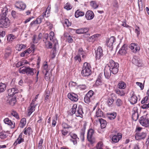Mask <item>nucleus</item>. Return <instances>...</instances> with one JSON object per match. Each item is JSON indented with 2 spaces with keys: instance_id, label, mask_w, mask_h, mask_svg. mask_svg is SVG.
Wrapping results in <instances>:
<instances>
[{
  "instance_id": "obj_1",
  "label": "nucleus",
  "mask_w": 149,
  "mask_h": 149,
  "mask_svg": "<svg viewBox=\"0 0 149 149\" xmlns=\"http://www.w3.org/2000/svg\"><path fill=\"white\" fill-rule=\"evenodd\" d=\"M7 12L6 10L4 12H3V15L0 18V27L6 28L10 25V21L8 18L6 17Z\"/></svg>"
},
{
  "instance_id": "obj_2",
  "label": "nucleus",
  "mask_w": 149,
  "mask_h": 149,
  "mask_svg": "<svg viewBox=\"0 0 149 149\" xmlns=\"http://www.w3.org/2000/svg\"><path fill=\"white\" fill-rule=\"evenodd\" d=\"M81 73L83 77H88L91 74V67L89 63L87 62L84 63Z\"/></svg>"
},
{
  "instance_id": "obj_3",
  "label": "nucleus",
  "mask_w": 149,
  "mask_h": 149,
  "mask_svg": "<svg viewBox=\"0 0 149 149\" xmlns=\"http://www.w3.org/2000/svg\"><path fill=\"white\" fill-rule=\"evenodd\" d=\"M109 69L113 74H116L118 71L119 65L113 60H110L108 64Z\"/></svg>"
},
{
  "instance_id": "obj_4",
  "label": "nucleus",
  "mask_w": 149,
  "mask_h": 149,
  "mask_svg": "<svg viewBox=\"0 0 149 149\" xmlns=\"http://www.w3.org/2000/svg\"><path fill=\"white\" fill-rule=\"evenodd\" d=\"M23 69L20 70L19 72L23 74L26 73L28 75L32 76L34 73L36 72V70L34 68H31L29 67L24 66L22 67Z\"/></svg>"
},
{
  "instance_id": "obj_5",
  "label": "nucleus",
  "mask_w": 149,
  "mask_h": 149,
  "mask_svg": "<svg viewBox=\"0 0 149 149\" xmlns=\"http://www.w3.org/2000/svg\"><path fill=\"white\" fill-rule=\"evenodd\" d=\"M54 33L53 32L51 31L49 33V38L50 40H52V42L54 43V44L53 46V49H54V52L51 56V58H54L55 57V53L56 51V48L57 46L58 45V43L57 40L54 38Z\"/></svg>"
},
{
  "instance_id": "obj_6",
  "label": "nucleus",
  "mask_w": 149,
  "mask_h": 149,
  "mask_svg": "<svg viewBox=\"0 0 149 149\" xmlns=\"http://www.w3.org/2000/svg\"><path fill=\"white\" fill-rule=\"evenodd\" d=\"M139 122L143 126L146 127H149V118L146 116H142L140 118Z\"/></svg>"
},
{
  "instance_id": "obj_7",
  "label": "nucleus",
  "mask_w": 149,
  "mask_h": 149,
  "mask_svg": "<svg viewBox=\"0 0 149 149\" xmlns=\"http://www.w3.org/2000/svg\"><path fill=\"white\" fill-rule=\"evenodd\" d=\"M68 135L71 137L70 141L72 142L74 145H77L78 142L79 141V139L77 135L75 133H72V132H69Z\"/></svg>"
},
{
  "instance_id": "obj_8",
  "label": "nucleus",
  "mask_w": 149,
  "mask_h": 149,
  "mask_svg": "<svg viewBox=\"0 0 149 149\" xmlns=\"http://www.w3.org/2000/svg\"><path fill=\"white\" fill-rule=\"evenodd\" d=\"M94 130L92 129H89L87 134V139L88 141L91 143H93L95 142V139L93 137Z\"/></svg>"
},
{
  "instance_id": "obj_9",
  "label": "nucleus",
  "mask_w": 149,
  "mask_h": 149,
  "mask_svg": "<svg viewBox=\"0 0 149 149\" xmlns=\"http://www.w3.org/2000/svg\"><path fill=\"white\" fill-rule=\"evenodd\" d=\"M44 39L45 40H43V41H45L46 47L47 48L51 49L52 48L53 46L54 45V43L52 42V39L51 40L52 43H51L48 40L49 39L48 34V33H45L44 34Z\"/></svg>"
},
{
  "instance_id": "obj_10",
  "label": "nucleus",
  "mask_w": 149,
  "mask_h": 149,
  "mask_svg": "<svg viewBox=\"0 0 149 149\" xmlns=\"http://www.w3.org/2000/svg\"><path fill=\"white\" fill-rule=\"evenodd\" d=\"M130 97L129 100L131 104H136L137 101V97L135 94L134 91H132L130 93Z\"/></svg>"
},
{
  "instance_id": "obj_11",
  "label": "nucleus",
  "mask_w": 149,
  "mask_h": 149,
  "mask_svg": "<svg viewBox=\"0 0 149 149\" xmlns=\"http://www.w3.org/2000/svg\"><path fill=\"white\" fill-rule=\"evenodd\" d=\"M148 96H146L142 99L141 102V104H143L141 107V108L143 109H146L149 108V103L147 104H146L148 103Z\"/></svg>"
},
{
  "instance_id": "obj_12",
  "label": "nucleus",
  "mask_w": 149,
  "mask_h": 149,
  "mask_svg": "<svg viewBox=\"0 0 149 149\" xmlns=\"http://www.w3.org/2000/svg\"><path fill=\"white\" fill-rule=\"evenodd\" d=\"M132 62L133 63L138 66H142L141 60L137 56H134L132 59Z\"/></svg>"
},
{
  "instance_id": "obj_13",
  "label": "nucleus",
  "mask_w": 149,
  "mask_h": 149,
  "mask_svg": "<svg viewBox=\"0 0 149 149\" xmlns=\"http://www.w3.org/2000/svg\"><path fill=\"white\" fill-rule=\"evenodd\" d=\"M103 56V50L102 47L99 46L96 53L95 58L96 60H99Z\"/></svg>"
},
{
  "instance_id": "obj_14",
  "label": "nucleus",
  "mask_w": 149,
  "mask_h": 149,
  "mask_svg": "<svg viewBox=\"0 0 149 149\" xmlns=\"http://www.w3.org/2000/svg\"><path fill=\"white\" fill-rule=\"evenodd\" d=\"M68 97L72 101L77 102L78 100V95L73 93H69L68 95Z\"/></svg>"
},
{
  "instance_id": "obj_15",
  "label": "nucleus",
  "mask_w": 149,
  "mask_h": 149,
  "mask_svg": "<svg viewBox=\"0 0 149 149\" xmlns=\"http://www.w3.org/2000/svg\"><path fill=\"white\" fill-rule=\"evenodd\" d=\"M130 47L132 50V52L134 53H136L140 49L139 46L135 43H131L130 45Z\"/></svg>"
},
{
  "instance_id": "obj_16",
  "label": "nucleus",
  "mask_w": 149,
  "mask_h": 149,
  "mask_svg": "<svg viewBox=\"0 0 149 149\" xmlns=\"http://www.w3.org/2000/svg\"><path fill=\"white\" fill-rule=\"evenodd\" d=\"M146 134L144 132H138L136 134L135 139L137 140L144 139L146 136Z\"/></svg>"
},
{
  "instance_id": "obj_17",
  "label": "nucleus",
  "mask_w": 149,
  "mask_h": 149,
  "mask_svg": "<svg viewBox=\"0 0 149 149\" xmlns=\"http://www.w3.org/2000/svg\"><path fill=\"white\" fill-rule=\"evenodd\" d=\"M4 122L6 124H7L10 126V127L13 128L15 126V123L8 118H6L3 120Z\"/></svg>"
},
{
  "instance_id": "obj_18",
  "label": "nucleus",
  "mask_w": 149,
  "mask_h": 149,
  "mask_svg": "<svg viewBox=\"0 0 149 149\" xmlns=\"http://www.w3.org/2000/svg\"><path fill=\"white\" fill-rule=\"evenodd\" d=\"M12 52V47L9 46H8L5 49L4 57L6 58H8L10 56Z\"/></svg>"
},
{
  "instance_id": "obj_19",
  "label": "nucleus",
  "mask_w": 149,
  "mask_h": 149,
  "mask_svg": "<svg viewBox=\"0 0 149 149\" xmlns=\"http://www.w3.org/2000/svg\"><path fill=\"white\" fill-rule=\"evenodd\" d=\"M86 18L88 20L92 19L94 17V14L93 12L91 10H88L87 11L85 14Z\"/></svg>"
},
{
  "instance_id": "obj_20",
  "label": "nucleus",
  "mask_w": 149,
  "mask_h": 149,
  "mask_svg": "<svg viewBox=\"0 0 149 149\" xmlns=\"http://www.w3.org/2000/svg\"><path fill=\"white\" fill-rule=\"evenodd\" d=\"M116 41V39L113 36L111 37L107 42V45L110 47L112 46L113 43Z\"/></svg>"
},
{
  "instance_id": "obj_21",
  "label": "nucleus",
  "mask_w": 149,
  "mask_h": 149,
  "mask_svg": "<svg viewBox=\"0 0 149 149\" xmlns=\"http://www.w3.org/2000/svg\"><path fill=\"white\" fill-rule=\"evenodd\" d=\"M15 6L17 8L21 10H24L26 8V5L22 2H17L15 4Z\"/></svg>"
},
{
  "instance_id": "obj_22",
  "label": "nucleus",
  "mask_w": 149,
  "mask_h": 149,
  "mask_svg": "<svg viewBox=\"0 0 149 149\" xmlns=\"http://www.w3.org/2000/svg\"><path fill=\"white\" fill-rule=\"evenodd\" d=\"M18 91V89L15 88L9 89L8 90V95L10 96H12L15 94L17 93Z\"/></svg>"
},
{
  "instance_id": "obj_23",
  "label": "nucleus",
  "mask_w": 149,
  "mask_h": 149,
  "mask_svg": "<svg viewBox=\"0 0 149 149\" xmlns=\"http://www.w3.org/2000/svg\"><path fill=\"white\" fill-rule=\"evenodd\" d=\"M89 30V29L87 28H82L76 29L75 31L77 33L80 34L88 32Z\"/></svg>"
},
{
  "instance_id": "obj_24",
  "label": "nucleus",
  "mask_w": 149,
  "mask_h": 149,
  "mask_svg": "<svg viewBox=\"0 0 149 149\" xmlns=\"http://www.w3.org/2000/svg\"><path fill=\"white\" fill-rule=\"evenodd\" d=\"M22 133H21L19 135V137L13 144L14 146H16L17 144H19L22 142L24 141V139L22 138Z\"/></svg>"
},
{
  "instance_id": "obj_25",
  "label": "nucleus",
  "mask_w": 149,
  "mask_h": 149,
  "mask_svg": "<svg viewBox=\"0 0 149 149\" xmlns=\"http://www.w3.org/2000/svg\"><path fill=\"white\" fill-rule=\"evenodd\" d=\"M111 71L109 69L108 67H105L104 69V74L105 77L107 79H109L111 75Z\"/></svg>"
},
{
  "instance_id": "obj_26",
  "label": "nucleus",
  "mask_w": 149,
  "mask_h": 149,
  "mask_svg": "<svg viewBox=\"0 0 149 149\" xmlns=\"http://www.w3.org/2000/svg\"><path fill=\"white\" fill-rule=\"evenodd\" d=\"M122 137V134L120 133H118L117 135H114L113 136L112 140L113 142L117 143Z\"/></svg>"
},
{
  "instance_id": "obj_27",
  "label": "nucleus",
  "mask_w": 149,
  "mask_h": 149,
  "mask_svg": "<svg viewBox=\"0 0 149 149\" xmlns=\"http://www.w3.org/2000/svg\"><path fill=\"white\" fill-rule=\"evenodd\" d=\"M127 48L125 45H123L119 51V53L121 55L125 54L127 53Z\"/></svg>"
},
{
  "instance_id": "obj_28",
  "label": "nucleus",
  "mask_w": 149,
  "mask_h": 149,
  "mask_svg": "<svg viewBox=\"0 0 149 149\" xmlns=\"http://www.w3.org/2000/svg\"><path fill=\"white\" fill-rule=\"evenodd\" d=\"M99 120L101 128L102 129L105 128L107 125V122L106 120L102 118L99 119Z\"/></svg>"
},
{
  "instance_id": "obj_29",
  "label": "nucleus",
  "mask_w": 149,
  "mask_h": 149,
  "mask_svg": "<svg viewBox=\"0 0 149 149\" xmlns=\"http://www.w3.org/2000/svg\"><path fill=\"white\" fill-rule=\"evenodd\" d=\"M139 118V114L137 111V110H134L133 111L132 114V118L133 120L136 121Z\"/></svg>"
},
{
  "instance_id": "obj_30",
  "label": "nucleus",
  "mask_w": 149,
  "mask_h": 149,
  "mask_svg": "<svg viewBox=\"0 0 149 149\" xmlns=\"http://www.w3.org/2000/svg\"><path fill=\"white\" fill-rule=\"evenodd\" d=\"M32 52V50L31 48H29L25 50L22 53L20 54L21 57H24L25 55L27 56Z\"/></svg>"
},
{
  "instance_id": "obj_31",
  "label": "nucleus",
  "mask_w": 149,
  "mask_h": 149,
  "mask_svg": "<svg viewBox=\"0 0 149 149\" xmlns=\"http://www.w3.org/2000/svg\"><path fill=\"white\" fill-rule=\"evenodd\" d=\"M8 101L9 104L12 106H14L16 102L15 98L11 97L8 98Z\"/></svg>"
},
{
  "instance_id": "obj_32",
  "label": "nucleus",
  "mask_w": 149,
  "mask_h": 149,
  "mask_svg": "<svg viewBox=\"0 0 149 149\" xmlns=\"http://www.w3.org/2000/svg\"><path fill=\"white\" fill-rule=\"evenodd\" d=\"M84 12L81 11L79 10H77L75 13V16L76 17L78 18L80 16H82L84 15Z\"/></svg>"
},
{
  "instance_id": "obj_33",
  "label": "nucleus",
  "mask_w": 149,
  "mask_h": 149,
  "mask_svg": "<svg viewBox=\"0 0 149 149\" xmlns=\"http://www.w3.org/2000/svg\"><path fill=\"white\" fill-rule=\"evenodd\" d=\"M36 107V105H30V106L29 107L28 113L29 116H30L32 113L35 111Z\"/></svg>"
},
{
  "instance_id": "obj_34",
  "label": "nucleus",
  "mask_w": 149,
  "mask_h": 149,
  "mask_svg": "<svg viewBox=\"0 0 149 149\" xmlns=\"http://www.w3.org/2000/svg\"><path fill=\"white\" fill-rule=\"evenodd\" d=\"M31 132L32 130L30 127H29L28 128L26 127L24 129V133L25 135L28 134L29 135H30Z\"/></svg>"
},
{
  "instance_id": "obj_35",
  "label": "nucleus",
  "mask_w": 149,
  "mask_h": 149,
  "mask_svg": "<svg viewBox=\"0 0 149 149\" xmlns=\"http://www.w3.org/2000/svg\"><path fill=\"white\" fill-rule=\"evenodd\" d=\"M26 47V45L23 44H17L16 46L17 50L18 51H21L23 49H24Z\"/></svg>"
},
{
  "instance_id": "obj_36",
  "label": "nucleus",
  "mask_w": 149,
  "mask_h": 149,
  "mask_svg": "<svg viewBox=\"0 0 149 149\" xmlns=\"http://www.w3.org/2000/svg\"><path fill=\"white\" fill-rule=\"evenodd\" d=\"M78 114L79 117L82 118L83 117V114H84V112L83 110V109L81 106H79L78 107Z\"/></svg>"
},
{
  "instance_id": "obj_37",
  "label": "nucleus",
  "mask_w": 149,
  "mask_h": 149,
  "mask_svg": "<svg viewBox=\"0 0 149 149\" xmlns=\"http://www.w3.org/2000/svg\"><path fill=\"white\" fill-rule=\"evenodd\" d=\"M126 84L123 81L119 82L118 85V87L121 89H124L126 87Z\"/></svg>"
},
{
  "instance_id": "obj_38",
  "label": "nucleus",
  "mask_w": 149,
  "mask_h": 149,
  "mask_svg": "<svg viewBox=\"0 0 149 149\" xmlns=\"http://www.w3.org/2000/svg\"><path fill=\"white\" fill-rule=\"evenodd\" d=\"M77 108V105L76 104H74L71 109V111L70 112V114L72 115L75 113L76 109Z\"/></svg>"
},
{
  "instance_id": "obj_39",
  "label": "nucleus",
  "mask_w": 149,
  "mask_h": 149,
  "mask_svg": "<svg viewBox=\"0 0 149 149\" xmlns=\"http://www.w3.org/2000/svg\"><path fill=\"white\" fill-rule=\"evenodd\" d=\"M6 87V85L4 83H0V93L3 92Z\"/></svg>"
},
{
  "instance_id": "obj_40",
  "label": "nucleus",
  "mask_w": 149,
  "mask_h": 149,
  "mask_svg": "<svg viewBox=\"0 0 149 149\" xmlns=\"http://www.w3.org/2000/svg\"><path fill=\"white\" fill-rule=\"evenodd\" d=\"M115 92L116 94L120 96H123L125 95L124 91L122 90L117 89L115 90Z\"/></svg>"
},
{
  "instance_id": "obj_41",
  "label": "nucleus",
  "mask_w": 149,
  "mask_h": 149,
  "mask_svg": "<svg viewBox=\"0 0 149 149\" xmlns=\"http://www.w3.org/2000/svg\"><path fill=\"white\" fill-rule=\"evenodd\" d=\"M103 113L100 109H98L96 113V116L97 117H101L103 116Z\"/></svg>"
},
{
  "instance_id": "obj_42",
  "label": "nucleus",
  "mask_w": 149,
  "mask_h": 149,
  "mask_svg": "<svg viewBox=\"0 0 149 149\" xmlns=\"http://www.w3.org/2000/svg\"><path fill=\"white\" fill-rule=\"evenodd\" d=\"M44 16L45 15H44V13H43L42 15L39 16L37 18L36 20L38 24H40L41 22L42 19L44 18Z\"/></svg>"
},
{
  "instance_id": "obj_43",
  "label": "nucleus",
  "mask_w": 149,
  "mask_h": 149,
  "mask_svg": "<svg viewBox=\"0 0 149 149\" xmlns=\"http://www.w3.org/2000/svg\"><path fill=\"white\" fill-rule=\"evenodd\" d=\"M114 102V100L111 97L108 98L107 103L109 106H111Z\"/></svg>"
},
{
  "instance_id": "obj_44",
  "label": "nucleus",
  "mask_w": 149,
  "mask_h": 149,
  "mask_svg": "<svg viewBox=\"0 0 149 149\" xmlns=\"http://www.w3.org/2000/svg\"><path fill=\"white\" fill-rule=\"evenodd\" d=\"M58 114H56L55 115V117L53 118V120L52 121V125L53 127L55 126L56 123V121L57 120Z\"/></svg>"
},
{
  "instance_id": "obj_45",
  "label": "nucleus",
  "mask_w": 149,
  "mask_h": 149,
  "mask_svg": "<svg viewBox=\"0 0 149 149\" xmlns=\"http://www.w3.org/2000/svg\"><path fill=\"white\" fill-rule=\"evenodd\" d=\"M20 123L21 125L20 127L22 128L23 127L26 123V120L25 118H23L21 120Z\"/></svg>"
},
{
  "instance_id": "obj_46",
  "label": "nucleus",
  "mask_w": 149,
  "mask_h": 149,
  "mask_svg": "<svg viewBox=\"0 0 149 149\" xmlns=\"http://www.w3.org/2000/svg\"><path fill=\"white\" fill-rule=\"evenodd\" d=\"M97 37V35L95 34L87 38V40L89 42H93L95 40V38Z\"/></svg>"
},
{
  "instance_id": "obj_47",
  "label": "nucleus",
  "mask_w": 149,
  "mask_h": 149,
  "mask_svg": "<svg viewBox=\"0 0 149 149\" xmlns=\"http://www.w3.org/2000/svg\"><path fill=\"white\" fill-rule=\"evenodd\" d=\"M138 4L140 10H142L143 4L142 0H138Z\"/></svg>"
},
{
  "instance_id": "obj_48",
  "label": "nucleus",
  "mask_w": 149,
  "mask_h": 149,
  "mask_svg": "<svg viewBox=\"0 0 149 149\" xmlns=\"http://www.w3.org/2000/svg\"><path fill=\"white\" fill-rule=\"evenodd\" d=\"M85 131L84 130H81L80 133V138L82 141H83L84 139V134Z\"/></svg>"
},
{
  "instance_id": "obj_49",
  "label": "nucleus",
  "mask_w": 149,
  "mask_h": 149,
  "mask_svg": "<svg viewBox=\"0 0 149 149\" xmlns=\"http://www.w3.org/2000/svg\"><path fill=\"white\" fill-rule=\"evenodd\" d=\"M91 6L94 9H95L98 7V5L97 4L96 2L95 1H91L90 2Z\"/></svg>"
},
{
  "instance_id": "obj_50",
  "label": "nucleus",
  "mask_w": 149,
  "mask_h": 149,
  "mask_svg": "<svg viewBox=\"0 0 149 149\" xmlns=\"http://www.w3.org/2000/svg\"><path fill=\"white\" fill-rule=\"evenodd\" d=\"M91 98L86 95L84 98V101L85 103H88L91 101Z\"/></svg>"
},
{
  "instance_id": "obj_51",
  "label": "nucleus",
  "mask_w": 149,
  "mask_h": 149,
  "mask_svg": "<svg viewBox=\"0 0 149 149\" xmlns=\"http://www.w3.org/2000/svg\"><path fill=\"white\" fill-rule=\"evenodd\" d=\"M116 116V114L115 112H113L112 113H110L109 115V118L111 119L112 120L114 119Z\"/></svg>"
},
{
  "instance_id": "obj_52",
  "label": "nucleus",
  "mask_w": 149,
  "mask_h": 149,
  "mask_svg": "<svg viewBox=\"0 0 149 149\" xmlns=\"http://www.w3.org/2000/svg\"><path fill=\"white\" fill-rule=\"evenodd\" d=\"M15 38V37L14 35L10 34L8 36L7 39L8 41L12 42Z\"/></svg>"
},
{
  "instance_id": "obj_53",
  "label": "nucleus",
  "mask_w": 149,
  "mask_h": 149,
  "mask_svg": "<svg viewBox=\"0 0 149 149\" xmlns=\"http://www.w3.org/2000/svg\"><path fill=\"white\" fill-rule=\"evenodd\" d=\"M103 143L102 142H99L96 146V149H103Z\"/></svg>"
},
{
  "instance_id": "obj_54",
  "label": "nucleus",
  "mask_w": 149,
  "mask_h": 149,
  "mask_svg": "<svg viewBox=\"0 0 149 149\" xmlns=\"http://www.w3.org/2000/svg\"><path fill=\"white\" fill-rule=\"evenodd\" d=\"M77 88L80 90H84L86 89V86L85 84L79 85L77 86Z\"/></svg>"
},
{
  "instance_id": "obj_55",
  "label": "nucleus",
  "mask_w": 149,
  "mask_h": 149,
  "mask_svg": "<svg viewBox=\"0 0 149 149\" xmlns=\"http://www.w3.org/2000/svg\"><path fill=\"white\" fill-rule=\"evenodd\" d=\"M11 114L17 119H19V117L18 113L15 111H13L11 112Z\"/></svg>"
},
{
  "instance_id": "obj_56",
  "label": "nucleus",
  "mask_w": 149,
  "mask_h": 149,
  "mask_svg": "<svg viewBox=\"0 0 149 149\" xmlns=\"http://www.w3.org/2000/svg\"><path fill=\"white\" fill-rule=\"evenodd\" d=\"M140 30L139 27L136 26L135 27V32L137 36L138 37L140 34Z\"/></svg>"
},
{
  "instance_id": "obj_57",
  "label": "nucleus",
  "mask_w": 149,
  "mask_h": 149,
  "mask_svg": "<svg viewBox=\"0 0 149 149\" xmlns=\"http://www.w3.org/2000/svg\"><path fill=\"white\" fill-rule=\"evenodd\" d=\"M62 125V127L64 129H69L72 127L71 126L68 125L67 124L65 123H63Z\"/></svg>"
},
{
  "instance_id": "obj_58",
  "label": "nucleus",
  "mask_w": 149,
  "mask_h": 149,
  "mask_svg": "<svg viewBox=\"0 0 149 149\" xmlns=\"http://www.w3.org/2000/svg\"><path fill=\"white\" fill-rule=\"evenodd\" d=\"M72 7L70 3H67L65 5V6L64 7L65 9H66L67 10H69L71 9Z\"/></svg>"
},
{
  "instance_id": "obj_59",
  "label": "nucleus",
  "mask_w": 149,
  "mask_h": 149,
  "mask_svg": "<svg viewBox=\"0 0 149 149\" xmlns=\"http://www.w3.org/2000/svg\"><path fill=\"white\" fill-rule=\"evenodd\" d=\"M64 23L67 26H69L71 24V22L69 21L68 19H64Z\"/></svg>"
},
{
  "instance_id": "obj_60",
  "label": "nucleus",
  "mask_w": 149,
  "mask_h": 149,
  "mask_svg": "<svg viewBox=\"0 0 149 149\" xmlns=\"http://www.w3.org/2000/svg\"><path fill=\"white\" fill-rule=\"evenodd\" d=\"M102 83L101 79H97L96 81L95 84L97 86H99L102 85Z\"/></svg>"
},
{
  "instance_id": "obj_61",
  "label": "nucleus",
  "mask_w": 149,
  "mask_h": 149,
  "mask_svg": "<svg viewBox=\"0 0 149 149\" xmlns=\"http://www.w3.org/2000/svg\"><path fill=\"white\" fill-rule=\"evenodd\" d=\"M113 5L114 8H118L119 7L118 3L117 0H114L113 3Z\"/></svg>"
},
{
  "instance_id": "obj_62",
  "label": "nucleus",
  "mask_w": 149,
  "mask_h": 149,
  "mask_svg": "<svg viewBox=\"0 0 149 149\" xmlns=\"http://www.w3.org/2000/svg\"><path fill=\"white\" fill-rule=\"evenodd\" d=\"M122 101L120 99H118L116 100V103L117 106L119 107L122 104Z\"/></svg>"
},
{
  "instance_id": "obj_63",
  "label": "nucleus",
  "mask_w": 149,
  "mask_h": 149,
  "mask_svg": "<svg viewBox=\"0 0 149 149\" xmlns=\"http://www.w3.org/2000/svg\"><path fill=\"white\" fill-rule=\"evenodd\" d=\"M7 136L5 132H1L0 133V138L1 139H4L6 138Z\"/></svg>"
},
{
  "instance_id": "obj_64",
  "label": "nucleus",
  "mask_w": 149,
  "mask_h": 149,
  "mask_svg": "<svg viewBox=\"0 0 149 149\" xmlns=\"http://www.w3.org/2000/svg\"><path fill=\"white\" fill-rule=\"evenodd\" d=\"M43 142V139H41L39 141L38 144V147L39 149H41L42 148V144Z\"/></svg>"
}]
</instances>
